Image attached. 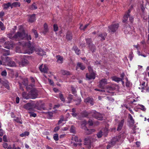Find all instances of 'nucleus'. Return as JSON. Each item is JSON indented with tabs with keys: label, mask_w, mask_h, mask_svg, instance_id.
I'll use <instances>...</instances> for the list:
<instances>
[{
	"label": "nucleus",
	"mask_w": 149,
	"mask_h": 149,
	"mask_svg": "<svg viewBox=\"0 0 149 149\" xmlns=\"http://www.w3.org/2000/svg\"><path fill=\"white\" fill-rule=\"evenodd\" d=\"M86 42L87 43L88 45V46L92 44V40L90 38H88V39H86Z\"/></svg>",
	"instance_id": "40"
},
{
	"label": "nucleus",
	"mask_w": 149,
	"mask_h": 149,
	"mask_svg": "<svg viewBox=\"0 0 149 149\" xmlns=\"http://www.w3.org/2000/svg\"><path fill=\"white\" fill-rule=\"evenodd\" d=\"M61 73L63 75H68L70 74V73L69 71L63 70H61Z\"/></svg>",
	"instance_id": "27"
},
{
	"label": "nucleus",
	"mask_w": 149,
	"mask_h": 149,
	"mask_svg": "<svg viewBox=\"0 0 149 149\" xmlns=\"http://www.w3.org/2000/svg\"><path fill=\"white\" fill-rule=\"evenodd\" d=\"M112 80L116 82H118L119 81H120L122 79L119 77H114L112 78Z\"/></svg>",
	"instance_id": "31"
},
{
	"label": "nucleus",
	"mask_w": 149,
	"mask_h": 149,
	"mask_svg": "<svg viewBox=\"0 0 149 149\" xmlns=\"http://www.w3.org/2000/svg\"><path fill=\"white\" fill-rule=\"evenodd\" d=\"M54 30L55 31H58V27L57 25L56 24H54L53 26Z\"/></svg>",
	"instance_id": "51"
},
{
	"label": "nucleus",
	"mask_w": 149,
	"mask_h": 149,
	"mask_svg": "<svg viewBox=\"0 0 149 149\" xmlns=\"http://www.w3.org/2000/svg\"><path fill=\"white\" fill-rule=\"evenodd\" d=\"M85 66L82 64V63H78L77 64V65L76 67V70H78L79 68H80L82 70H83L85 69Z\"/></svg>",
	"instance_id": "15"
},
{
	"label": "nucleus",
	"mask_w": 149,
	"mask_h": 149,
	"mask_svg": "<svg viewBox=\"0 0 149 149\" xmlns=\"http://www.w3.org/2000/svg\"><path fill=\"white\" fill-rule=\"evenodd\" d=\"M39 69L42 72L45 73L47 72L48 68L46 65L42 64L39 66Z\"/></svg>",
	"instance_id": "8"
},
{
	"label": "nucleus",
	"mask_w": 149,
	"mask_h": 149,
	"mask_svg": "<svg viewBox=\"0 0 149 149\" xmlns=\"http://www.w3.org/2000/svg\"><path fill=\"white\" fill-rule=\"evenodd\" d=\"M126 135L125 133H122L118 136L114 137L112 139L110 143L107 145V148L108 149L112 147L117 141H123Z\"/></svg>",
	"instance_id": "2"
},
{
	"label": "nucleus",
	"mask_w": 149,
	"mask_h": 149,
	"mask_svg": "<svg viewBox=\"0 0 149 149\" xmlns=\"http://www.w3.org/2000/svg\"><path fill=\"white\" fill-rule=\"evenodd\" d=\"M126 79L127 80V81L126 83V86L127 87H129L131 85V83L129 81H128L127 78H126Z\"/></svg>",
	"instance_id": "50"
},
{
	"label": "nucleus",
	"mask_w": 149,
	"mask_h": 149,
	"mask_svg": "<svg viewBox=\"0 0 149 149\" xmlns=\"http://www.w3.org/2000/svg\"><path fill=\"white\" fill-rule=\"evenodd\" d=\"M107 34L106 33H101L99 35V37H100L101 40H103L105 39V38L107 36Z\"/></svg>",
	"instance_id": "26"
},
{
	"label": "nucleus",
	"mask_w": 149,
	"mask_h": 149,
	"mask_svg": "<svg viewBox=\"0 0 149 149\" xmlns=\"http://www.w3.org/2000/svg\"><path fill=\"white\" fill-rule=\"evenodd\" d=\"M32 31L34 33L36 38H38V34L37 33L36 30H35L34 29H33L32 30Z\"/></svg>",
	"instance_id": "47"
},
{
	"label": "nucleus",
	"mask_w": 149,
	"mask_h": 149,
	"mask_svg": "<svg viewBox=\"0 0 149 149\" xmlns=\"http://www.w3.org/2000/svg\"><path fill=\"white\" fill-rule=\"evenodd\" d=\"M29 63L28 61L25 58H24L19 62L20 66L23 67L25 66Z\"/></svg>",
	"instance_id": "10"
},
{
	"label": "nucleus",
	"mask_w": 149,
	"mask_h": 149,
	"mask_svg": "<svg viewBox=\"0 0 149 149\" xmlns=\"http://www.w3.org/2000/svg\"><path fill=\"white\" fill-rule=\"evenodd\" d=\"M29 133L28 132H25L23 133H22V134H20V136L21 137H24V136H27L29 135Z\"/></svg>",
	"instance_id": "34"
},
{
	"label": "nucleus",
	"mask_w": 149,
	"mask_h": 149,
	"mask_svg": "<svg viewBox=\"0 0 149 149\" xmlns=\"http://www.w3.org/2000/svg\"><path fill=\"white\" fill-rule=\"evenodd\" d=\"M35 16V14H33L31 15L29 19V22H32L35 21L36 20Z\"/></svg>",
	"instance_id": "23"
},
{
	"label": "nucleus",
	"mask_w": 149,
	"mask_h": 149,
	"mask_svg": "<svg viewBox=\"0 0 149 149\" xmlns=\"http://www.w3.org/2000/svg\"><path fill=\"white\" fill-rule=\"evenodd\" d=\"M134 18L132 17H130L129 20L131 24L133 22Z\"/></svg>",
	"instance_id": "63"
},
{
	"label": "nucleus",
	"mask_w": 149,
	"mask_h": 149,
	"mask_svg": "<svg viewBox=\"0 0 149 149\" xmlns=\"http://www.w3.org/2000/svg\"><path fill=\"white\" fill-rule=\"evenodd\" d=\"M124 123V120H122L118 123V128H117V130L120 131L121 130V129L123 126V124Z\"/></svg>",
	"instance_id": "17"
},
{
	"label": "nucleus",
	"mask_w": 149,
	"mask_h": 149,
	"mask_svg": "<svg viewBox=\"0 0 149 149\" xmlns=\"http://www.w3.org/2000/svg\"><path fill=\"white\" fill-rule=\"evenodd\" d=\"M31 9L32 10H35L37 8V7L36 3H33L31 6Z\"/></svg>",
	"instance_id": "36"
},
{
	"label": "nucleus",
	"mask_w": 149,
	"mask_h": 149,
	"mask_svg": "<svg viewBox=\"0 0 149 149\" xmlns=\"http://www.w3.org/2000/svg\"><path fill=\"white\" fill-rule=\"evenodd\" d=\"M73 49L74 50L75 53L77 55H79L80 53V50L76 46H74L73 47Z\"/></svg>",
	"instance_id": "25"
},
{
	"label": "nucleus",
	"mask_w": 149,
	"mask_h": 149,
	"mask_svg": "<svg viewBox=\"0 0 149 149\" xmlns=\"http://www.w3.org/2000/svg\"><path fill=\"white\" fill-rule=\"evenodd\" d=\"M107 84V80L105 79H101L100 81L99 85L100 87L102 88L105 85Z\"/></svg>",
	"instance_id": "14"
},
{
	"label": "nucleus",
	"mask_w": 149,
	"mask_h": 149,
	"mask_svg": "<svg viewBox=\"0 0 149 149\" xmlns=\"http://www.w3.org/2000/svg\"><path fill=\"white\" fill-rule=\"evenodd\" d=\"M86 77L89 80L94 79L95 77V72H89L86 74Z\"/></svg>",
	"instance_id": "9"
},
{
	"label": "nucleus",
	"mask_w": 149,
	"mask_h": 149,
	"mask_svg": "<svg viewBox=\"0 0 149 149\" xmlns=\"http://www.w3.org/2000/svg\"><path fill=\"white\" fill-rule=\"evenodd\" d=\"M21 44L26 48L25 49V53L30 54L32 53L34 50V47L32 45L30 41L23 42Z\"/></svg>",
	"instance_id": "3"
},
{
	"label": "nucleus",
	"mask_w": 149,
	"mask_h": 149,
	"mask_svg": "<svg viewBox=\"0 0 149 149\" xmlns=\"http://www.w3.org/2000/svg\"><path fill=\"white\" fill-rule=\"evenodd\" d=\"M90 114L93 117L98 120H103V117L102 115L95 110L91 111Z\"/></svg>",
	"instance_id": "4"
},
{
	"label": "nucleus",
	"mask_w": 149,
	"mask_h": 149,
	"mask_svg": "<svg viewBox=\"0 0 149 149\" xmlns=\"http://www.w3.org/2000/svg\"><path fill=\"white\" fill-rule=\"evenodd\" d=\"M7 36L10 39L13 40V35L11 33H9L8 34Z\"/></svg>",
	"instance_id": "56"
},
{
	"label": "nucleus",
	"mask_w": 149,
	"mask_h": 149,
	"mask_svg": "<svg viewBox=\"0 0 149 149\" xmlns=\"http://www.w3.org/2000/svg\"><path fill=\"white\" fill-rule=\"evenodd\" d=\"M30 98L35 99L37 97L38 95L37 91L35 89L32 90L29 92Z\"/></svg>",
	"instance_id": "6"
},
{
	"label": "nucleus",
	"mask_w": 149,
	"mask_h": 149,
	"mask_svg": "<svg viewBox=\"0 0 149 149\" xmlns=\"http://www.w3.org/2000/svg\"><path fill=\"white\" fill-rule=\"evenodd\" d=\"M31 39L30 35L25 33L24 31H18L13 36V40L16 41H19L22 39L29 40Z\"/></svg>",
	"instance_id": "1"
},
{
	"label": "nucleus",
	"mask_w": 149,
	"mask_h": 149,
	"mask_svg": "<svg viewBox=\"0 0 149 149\" xmlns=\"http://www.w3.org/2000/svg\"><path fill=\"white\" fill-rule=\"evenodd\" d=\"M119 27L118 24H112L109 26V32L113 33L116 32Z\"/></svg>",
	"instance_id": "5"
},
{
	"label": "nucleus",
	"mask_w": 149,
	"mask_h": 149,
	"mask_svg": "<svg viewBox=\"0 0 149 149\" xmlns=\"http://www.w3.org/2000/svg\"><path fill=\"white\" fill-rule=\"evenodd\" d=\"M130 12V10H129L126 14L124 15L123 19V22H126L128 19V17H129V14Z\"/></svg>",
	"instance_id": "18"
},
{
	"label": "nucleus",
	"mask_w": 149,
	"mask_h": 149,
	"mask_svg": "<svg viewBox=\"0 0 149 149\" xmlns=\"http://www.w3.org/2000/svg\"><path fill=\"white\" fill-rule=\"evenodd\" d=\"M95 130L93 129L91 130L87 129V132H86V134H91V133L94 132Z\"/></svg>",
	"instance_id": "38"
},
{
	"label": "nucleus",
	"mask_w": 149,
	"mask_h": 149,
	"mask_svg": "<svg viewBox=\"0 0 149 149\" xmlns=\"http://www.w3.org/2000/svg\"><path fill=\"white\" fill-rule=\"evenodd\" d=\"M0 28L2 30H3L5 29V28L3 26V24L2 22L0 21Z\"/></svg>",
	"instance_id": "49"
},
{
	"label": "nucleus",
	"mask_w": 149,
	"mask_h": 149,
	"mask_svg": "<svg viewBox=\"0 0 149 149\" xmlns=\"http://www.w3.org/2000/svg\"><path fill=\"white\" fill-rule=\"evenodd\" d=\"M66 38L68 40H70L72 39V33L68 31L66 35Z\"/></svg>",
	"instance_id": "21"
},
{
	"label": "nucleus",
	"mask_w": 149,
	"mask_h": 149,
	"mask_svg": "<svg viewBox=\"0 0 149 149\" xmlns=\"http://www.w3.org/2000/svg\"><path fill=\"white\" fill-rule=\"evenodd\" d=\"M88 123L89 125L92 126L93 125V121L92 120L90 119L88 121Z\"/></svg>",
	"instance_id": "59"
},
{
	"label": "nucleus",
	"mask_w": 149,
	"mask_h": 149,
	"mask_svg": "<svg viewBox=\"0 0 149 149\" xmlns=\"http://www.w3.org/2000/svg\"><path fill=\"white\" fill-rule=\"evenodd\" d=\"M33 104L32 103H29L24 106V107L25 109L28 110L29 111H31L33 110Z\"/></svg>",
	"instance_id": "7"
},
{
	"label": "nucleus",
	"mask_w": 149,
	"mask_h": 149,
	"mask_svg": "<svg viewBox=\"0 0 149 149\" xmlns=\"http://www.w3.org/2000/svg\"><path fill=\"white\" fill-rule=\"evenodd\" d=\"M128 118L130 119V123L132 125H133L134 123V119L133 118V117L132 116V115L129 114L128 115Z\"/></svg>",
	"instance_id": "30"
},
{
	"label": "nucleus",
	"mask_w": 149,
	"mask_h": 149,
	"mask_svg": "<svg viewBox=\"0 0 149 149\" xmlns=\"http://www.w3.org/2000/svg\"><path fill=\"white\" fill-rule=\"evenodd\" d=\"M146 85H147V84H146ZM148 87V86H147V85H146L145 87L143 89H142L141 91L142 92H145V91H149V89H147V88Z\"/></svg>",
	"instance_id": "52"
},
{
	"label": "nucleus",
	"mask_w": 149,
	"mask_h": 149,
	"mask_svg": "<svg viewBox=\"0 0 149 149\" xmlns=\"http://www.w3.org/2000/svg\"><path fill=\"white\" fill-rule=\"evenodd\" d=\"M84 101L86 103H90L91 105H93V99L89 97H87L86 98L84 99Z\"/></svg>",
	"instance_id": "20"
},
{
	"label": "nucleus",
	"mask_w": 149,
	"mask_h": 149,
	"mask_svg": "<svg viewBox=\"0 0 149 149\" xmlns=\"http://www.w3.org/2000/svg\"><path fill=\"white\" fill-rule=\"evenodd\" d=\"M30 79L31 81L32 82V84L31 85V86L32 87H33L34 86V83L35 82V80L32 77H30Z\"/></svg>",
	"instance_id": "48"
},
{
	"label": "nucleus",
	"mask_w": 149,
	"mask_h": 149,
	"mask_svg": "<svg viewBox=\"0 0 149 149\" xmlns=\"http://www.w3.org/2000/svg\"><path fill=\"white\" fill-rule=\"evenodd\" d=\"M17 6H20V3L18 2H15L11 4V8H12L14 7H16Z\"/></svg>",
	"instance_id": "32"
},
{
	"label": "nucleus",
	"mask_w": 149,
	"mask_h": 149,
	"mask_svg": "<svg viewBox=\"0 0 149 149\" xmlns=\"http://www.w3.org/2000/svg\"><path fill=\"white\" fill-rule=\"evenodd\" d=\"M53 138L55 141H58V134H55L54 135Z\"/></svg>",
	"instance_id": "45"
},
{
	"label": "nucleus",
	"mask_w": 149,
	"mask_h": 149,
	"mask_svg": "<svg viewBox=\"0 0 149 149\" xmlns=\"http://www.w3.org/2000/svg\"><path fill=\"white\" fill-rule=\"evenodd\" d=\"M130 29L133 30V28H132V27L130 25H129L127 27L126 29L124 30L125 33L126 34L129 33L130 34H132L133 31H131Z\"/></svg>",
	"instance_id": "13"
},
{
	"label": "nucleus",
	"mask_w": 149,
	"mask_h": 149,
	"mask_svg": "<svg viewBox=\"0 0 149 149\" xmlns=\"http://www.w3.org/2000/svg\"><path fill=\"white\" fill-rule=\"evenodd\" d=\"M1 53L3 56H6L10 54V51L9 50L5 49H0Z\"/></svg>",
	"instance_id": "12"
},
{
	"label": "nucleus",
	"mask_w": 149,
	"mask_h": 149,
	"mask_svg": "<svg viewBox=\"0 0 149 149\" xmlns=\"http://www.w3.org/2000/svg\"><path fill=\"white\" fill-rule=\"evenodd\" d=\"M15 121L17 123H19L22 124V122L20 120V119L19 118H17L15 120Z\"/></svg>",
	"instance_id": "64"
},
{
	"label": "nucleus",
	"mask_w": 149,
	"mask_h": 149,
	"mask_svg": "<svg viewBox=\"0 0 149 149\" xmlns=\"http://www.w3.org/2000/svg\"><path fill=\"white\" fill-rule=\"evenodd\" d=\"M59 128H60L59 126H56L55 127L54 129V131L55 132H56L59 130Z\"/></svg>",
	"instance_id": "62"
},
{
	"label": "nucleus",
	"mask_w": 149,
	"mask_h": 149,
	"mask_svg": "<svg viewBox=\"0 0 149 149\" xmlns=\"http://www.w3.org/2000/svg\"><path fill=\"white\" fill-rule=\"evenodd\" d=\"M88 70L89 71V72H94L93 71L92 69V67H91L90 66H88Z\"/></svg>",
	"instance_id": "55"
},
{
	"label": "nucleus",
	"mask_w": 149,
	"mask_h": 149,
	"mask_svg": "<svg viewBox=\"0 0 149 149\" xmlns=\"http://www.w3.org/2000/svg\"><path fill=\"white\" fill-rule=\"evenodd\" d=\"M2 146L4 148H6L8 146V144L6 143H3L2 144Z\"/></svg>",
	"instance_id": "54"
},
{
	"label": "nucleus",
	"mask_w": 149,
	"mask_h": 149,
	"mask_svg": "<svg viewBox=\"0 0 149 149\" xmlns=\"http://www.w3.org/2000/svg\"><path fill=\"white\" fill-rule=\"evenodd\" d=\"M146 84L145 82H143V83L140 85V87H139V89L141 90H142L146 86L145 85Z\"/></svg>",
	"instance_id": "43"
},
{
	"label": "nucleus",
	"mask_w": 149,
	"mask_h": 149,
	"mask_svg": "<svg viewBox=\"0 0 149 149\" xmlns=\"http://www.w3.org/2000/svg\"><path fill=\"white\" fill-rule=\"evenodd\" d=\"M68 100H67V102L68 103H70L72 102L73 99V96L71 94H69L68 95L67 98Z\"/></svg>",
	"instance_id": "24"
},
{
	"label": "nucleus",
	"mask_w": 149,
	"mask_h": 149,
	"mask_svg": "<svg viewBox=\"0 0 149 149\" xmlns=\"http://www.w3.org/2000/svg\"><path fill=\"white\" fill-rule=\"evenodd\" d=\"M3 140L4 142H7L8 141L7 136L6 135H4L3 136Z\"/></svg>",
	"instance_id": "60"
},
{
	"label": "nucleus",
	"mask_w": 149,
	"mask_h": 149,
	"mask_svg": "<svg viewBox=\"0 0 149 149\" xmlns=\"http://www.w3.org/2000/svg\"><path fill=\"white\" fill-rule=\"evenodd\" d=\"M114 90V88L111 87H108L105 90H104V92H106L110 93V94H112L113 93V91Z\"/></svg>",
	"instance_id": "16"
},
{
	"label": "nucleus",
	"mask_w": 149,
	"mask_h": 149,
	"mask_svg": "<svg viewBox=\"0 0 149 149\" xmlns=\"http://www.w3.org/2000/svg\"><path fill=\"white\" fill-rule=\"evenodd\" d=\"M22 96L23 97L26 99H28L30 98V95L29 92L27 94L25 92H24L22 93Z\"/></svg>",
	"instance_id": "19"
},
{
	"label": "nucleus",
	"mask_w": 149,
	"mask_h": 149,
	"mask_svg": "<svg viewBox=\"0 0 149 149\" xmlns=\"http://www.w3.org/2000/svg\"><path fill=\"white\" fill-rule=\"evenodd\" d=\"M89 25V24H86L84 27H83L82 25H81L80 27V29L81 30H84L87 28Z\"/></svg>",
	"instance_id": "37"
},
{
	"label": "nucleus",
	"mask_w": 149,
	"mask_h": 149,
	"mask_svg": "<svg viewBox=\"0 0 149 149\" xmlns=\"http://www.w3.org/2000/svg\"><path fill=\"white\" fill-rule=\"evenodd\" d=\"M48 31V26L46 23H45L44 24V30L43 33L44 34H45Z\"/></svg>",
	"instance_id": "22"
},
{
	"label": "nucleus",
	"mask_w": 149,
	"mask_h": 149,
	"mask_svg": "<svg viewBox=\"0 0 149 149\" xmlns=\"http://www.w3.org/2000/svg\"><path fill=\"white\" fill-rule=\"evenodd\" d=\"M84 141H85V142L86 143L90 144L91 143V141L88 137L85 138Z\"/></svg>",
	"instance_id": "35"
},
{
	"label": "nucleus",
	"mask_w": 149,
	"mask_h": 149,
	"mask_svg": "<svg viewBox=\"0 0 149 149\" xmlns=\"http://www.w3.org/2000/svg\"><path fill=\"white\" fill-rule=\"evenodd\" d=\"M59 97L60 100L63 102H64L65 101V99L64 97L63 94L60 93L59 94Z\"/></svg>",
	"instance_id": "46"
},
{
	"label": "nucleus",
	"mask_w": 149,
	"mask_h": 149,
	"mask_svg": "<svg viewBox=\"0 0 149 149\" xmlns=\"http://www.w3.org/2000/svg\"><path fill=\"white\" fill-rule=\"evenodd\" d=\"M103 133L102 131H100V132L98 133L97 134V136L98 138H101L103 134Z\"/></svg>",
	"instance_id": "44"
},
{
	"label": "nucleus",
	"mask_w": 149,
	"mask_h": 149,
	"mask_svg": "<svg viewBox=\"0 0 149 149\" xmlns=\"http://www.w3.org/2000/svg\"><path fill=\"white\" fill-rule=\"evenodd\" d=\"M1 75L2 76H6L7 75V72L6 70L3 71L1 73Z\"/></svg>",
	"instance_id": "53"
},
{
	"label": "nucleus",
	"mask_w": 149,
	"mask_h": 149,
	"mask_svg": "<svg viewBox=\"0 0 149 149\" xmlns=\"http://www.w3.org/2000/svg\"><path fill=\"white\" fill-rule=\"evenodd\" d=\"M92 52H94L95 50V46L93 44L90 45L88 46Z\"/></svg>",
	"instance_id": "28"
},
{
	"label": "nucleus",
	"mask_w": 149,
	"mask_h": 149,
	"mask_svg": "<svg viewBox=\"0 0 149 149\" xmlns=\"http://www.w3.org/2000/svg\"><path fill=\"white\" fill-rule=\"evenodd\" d=\"M74 139L76 143L81 142V140L80 139H79L78 137L77 136H75L74 137Z\"/></svg>",
	"instance_id": "39"
},
{
	"label": "nucleus",
	"mask_w": 149,
	"mask_h": 149,
	"mask_svg": "<svg viewBox=\"0 0 149 149\" xmlns=\"http://www.w3.org/2000/svg\"><path fill=\"white\" fill-rule=\"evenodd\" d=\"M78 143H74V145L75 146H81V144L80 142H78Z\"/></svg>",
	"instance_id": "58"
},
{
	"label": "nucleus",
	"mask_w": 149,
	"mask_h": 149,
	"mask_svg": "<svg viewBox=\"0 0 149 149\" xmlns=\"http://www.w3.org/2000/svg\"><path fill=\"white\" fill-rule=\"evenodd\" d=\"M9 7L11 8V4L10 2H8L4 4V8H7Z\"/></svg>",
	"instance_id": "41"
},
{
	"label": "nucleus",
	"mask_w": 149,
	"mask_h": 149,
	"mask_svg": "<svg viewBox=\"0 0 149 149\" xmlns=\"http://www.w3.org/2000/svg\"><path fill=\"white\" fill-rule=\"evenodd\" d=\"M71 89L72 93L74 95H76L77 93V90L76 88L72 86L71 87Z\"/></svg>",
	"instance_id": "29"
},
{
	"label": "nucleus",
	"mask_w": 149,
	"mask_h": 149,
	"mask_svg": "<svg viewBox=\"0 0 149 149\" xmlns=\"http://www.w3.org/2000/svg\"><path fill=\"white\" fill-rule=\"evenodd\" d=\"M48 81L49 83V84L50 85H51L52 86H54V83L52 80H51V79H48Z\"/></svg>",
	"instance_id": "57"
},
{
	"label": "nucleus",
	"mask_w": 149,
	"mask_h": 149,
	"mask_svg": "<svg viewBox=\"0 0 149 149\" xmlns=\"http://www.w3.org/2000/svg\"><path fill=\"white\" fill-rule=\"evenodd\" d=\"M9 65L11 67H14L16 66V64L13 61H10L9 63Z\"/></svg>",
	"instance_id": "42"
},
{
	"label": "nucleus",
	"mask_w": 149,
	"mask_h": 149,
	"mask_svg": "<svg viewBox=\"0 0 149 149\" xmlns=\"http://www.w3.org/2000/svg\"><path fill=\"white\" fill-rule=\"evenodd\" d=\"M138 107L143 111H146V109L144 106L141 104H139L138 105Z\"/></svg>",
	"instance_id": "33"
},
{
	"label": "nucleus",
	"mask_w": 149,
	"mask_h": 149,
	"mask_svg": "<svg viewBox=\"0 0 149 149\" xmlns=\"http://www.w3.org/2000/svg\"><path fill=\"white\" fill-rule=\"evenodd\" d=\"M56 62L58 63L61 64H62L63 61V57L60 55H58L56 56Z\"/></svg>",
	"instance_id": "11"
},
{
	"label": "nucleus",
	"mask_w": 149,
	"mask_h": 149,
	"mask_svg": "<svg viewBox=\"0 0 149 149\" xmlns=\"http://www.w3.org/2000/svg\"><path fill=\"white\" fill-rule=\"evenodd\" d=\"M70 132L72 133H74L75 132V130L74 129V127L72 126L70 129Z\"/></svg>",
	"instance_id": "61"
}]
</instances>
